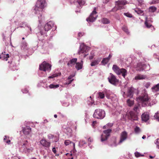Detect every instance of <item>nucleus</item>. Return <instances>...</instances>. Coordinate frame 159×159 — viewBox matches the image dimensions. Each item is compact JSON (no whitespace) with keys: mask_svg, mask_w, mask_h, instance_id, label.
<instances>
[{"mask_svg":"<svg viewBox=\"0 0 159 159\" xmlns=\"http://www.w3.org/2000/svg\"><path fill=\"white\" fill-rule=\"evenodd\" d=\"M138 70L139 71L143 70V69L142 67L140 69H138Z\"/></svg>","mask_w":159,"mask_h":159,"instance_id":"64","label":"nucleus"},{"mask_svg":"<svg viewBox=\"0 0 159 159\" xmlns=\"http://www.w3.org/2000/svg\"><path fill=\"white\" fill-rule=\"evenodd\" d=\"M120 69L116 65H114L113 66V70L117 75L119 73V71Z\"/></svg>","mask_w":159,"mask_h":159,"instance_id":"22","label":"nucleus"},{"mask_svg":"<svg viewBox=\"0 0 159 159\" xmlns=\"http://www.w3.org/2000/svg\"><path fill=\"white\" fill-rule=\"evenodd\" d=\"M108 138L106 135L103 134H102L101 137V141L102 142L105 141L107 140Z\"/></svg>","mask_w":159,"mask_h":159,"instance_id":"37","label":"nucleus"},{"mask_svg":"<svg viewBox=\"0 0 159 159\" xmlns=\"http://www.w3.org/2000/svg\"><path fill=\"white\" fill-rule=\"evenodd\" d=\"M156 10V7L154 6L151 7L149 8V11L152 12H155Z\"/></svg>","mask_w":159,"mask_h":159,"instance_id":"35","label":"nucleus"},{"mask_svg":"<svg viewBox=\"0 0 159 159\" xmlns=\"http://www.w3.org/2000/svg\"><path fill=\"white\" fill-rule=\"evenodd\" d=\"M52 151L53 152V153L55 154L56 156H59L58 154L57 155L56 154L57 151H56V148H53L52 149Z\"/></svg>","mask_w":159,"mask_h":159,"instance_id":"49","label":"nucleus"},{"mask_svg":"<svg viewBox=\"0 0 159 159\" xmlns=\"http://www.w3.org/2000/svg\"><path fill=\"white\" fill-rule=\"evenodd\" d=\"M59 87V84L54 85L53 84H50L49 86V87L50 89H55Z\"/></svg>","mask_w":159,"mask_h":159,"instance_id":"36","label":"nucleus"},{"mask_svg":"<svg viewBox=\"0 0 159 159\" xmlns=\"http://www.w3.org/2000/svg\"><path fill=\"white\" fill-rule=\"evenodd\" d=\"M139 107H140L139 105L138 104L134 106L133 108V110L137 113H138V112L139 111Z\"/></svg>","mask_w":159,"mask_h":159,"instance_id":"31","label":"nucleus"},{"mask_svg":"<svg viewBox=\"0 0 159 159\" xmlns=\"http://www.w3.org/2000/svg\"><path fill=\"white\" fill-rule=\"evenodd\" d=\"M135 154L136 157H139L141 156V154L138 152H135Z\"/></svg>","mask_w":159,"mask_h":159,"instance_id":"53","label":"nucleus"},{"mask_svg":"<svg viewBox=\"0 0 159 159\" xmlns=\"http://www.w3.org/2000/svg\"><path fill=\"white\" fill-rule=\"evenodd\" d=\"M112 56V55H111V54H109L108 57H107V58L109 60L110 59V58Z\"/></svg>","mask_w":159,"mask_h":159,"instance_id":"59","label":"nucleus"},{"mask_svg":"<svg viewBox=\"0 0 159 159\" xmlns=\"http://www.w3.org/2000/svg\"><path fill=\"white\" fill-rule=\"evenodd\" d=\"M135 11L138 14L141 16H143V11L140 9H136L135 10Z\"/></svg>","mask_w":159,"mask_h":159,"instance_id":"33","label":"nucleus"},{"mask_svg":"<svg viewBox=\"0 0 159 159\" xmlns=\"http://www.w3.org/2000/svg\"><path fill=\"white\" fill-rule=\"evenodd\" d=\"M141 118L143 121L146 122L149 119V115L147 113H144L142 115Z\"/></svg>","mask_w":159,"mask_h":159,"instance_id":"19","label":"nucleus"},{"mask_svg":"<svg viewBox=\"0 0 159 159\" xmlns=\"http://www.w3.org/2000/svg\"><path fill=\"white\" fill-rule=\"evenodd\" d=\"M40 143L43 146L48 148H49L50 145V143L45 139L41 140Z\"/></svg>","mask_w":159,"mask_h":159,"instance_id":"14","label":"nucleus"},{"mask_svg":"<svg viewBox=\"0 0 159 159\" xmlns=\"http://www.w3.org/2000/svg\"><path fill=\"white\" fill-rule=\"evenodd\" d=\"M109 61V60L107 57L104 58L101 61V63H102L103 64L105 65Z\"/></svg>","mask_w":159,"mask_h":159,"instance_id":"34","label":"nucleus"},{"mask_svg":"<svg viewBox=\"0 0 159 159\" xmlns=\"http://www.w3.org/2000/svg\"><path fill=\"white\" fill-rule=\"evenodd\" d=\"M31 128L29 126H26L23 128V133L25 135H29L31 132Z\"/></svg>","mask_w":159,"mask_h":159,"instance_id":"15","label":"nucleus"},{"mask_svg":"<svg viewBox=\"0 0 159 159\" xmlns=\"http://www.w3.org/2000/svg\"><path fill=\"white\" fill-rule=\"evenodd\" d=\"M138 99L139 101L141 102H147L149 100L148 95L146 93L143 94L142 95L139 97Z\"/></svg>","mask_w":159,"mask_h":159,"instance_id":"12","label":"nucleus"},{"mask_svg":"<svg viewBox=\"0 0 159 159\" xmlns=\"http://www.w3.org/2000/svg\"><path fill=\"white\" fill-rule=\"evenodd\" d=\"M11 141L10 140H8L6 141V143L8 144H9L10 143Z\"/></svg>","mask_w":159,"mask_h":159,"instance_id":"62","label":"nucleus"},{"mask_svg":"<svg viewBox=\"0 0 159 159\" xmlns=\"http://www.w3.org/2000/svg\"><path fill=\"white\" fill-rule=\"evenodd\" d=\"M138 1L139 4H141L143 2V0H138Z\"/></svg>","mask_w":159,"mask_h":159,"instance_id":"63","label":"nucleus"},{"mask_svg":"<svg viewBox=\"0 0 159 159\" xmlns=\"http://www.w3.org/2000/svg\"><path fill=\"white\" fill-rule=\"evenodd\" d=\"M150 85V84L149 83H147L145 85V87L146 88H148Z\"/></svg>","mask_w":159,"mask_h":159,"instance_id":"54","label":"nucleus"},{"mask_svg":"<svg viewBox=\"0 0 159 159\" xmlns=\"http://www.w3.org/2000/svg\"><path fill=\"white\" fill-rule=\"evenodd\" d=\"M46 2L45 0H38L35 5L34 10L35 13L40 14L45 7Z\"/></svg>","mask_w":159,"mask_h":159,"instance_id":"1","label":"nucleus"},{"mask_svg":"<svg viewBox=\"0 0 159 159\" xmlns=\"http://www.w3.org/2000/svg\"><path fill=\"white\" fill-rule=\"evenodd\" d=\"M105 116V111L100 109H96L93 115L94 118L101 119H103Z\"/></svg>","mask_w":159,"mask_h":159,"instance_id":"2","label":"nucleus"},{"mask_svg":"<svg viewBox=\"0 0 159 159\" xmlns=\"http://www.w3.org/2000/svg\"><path fill=\"white\" fill-rule=\"evenodd\" d=\"M111 129H108L103 131V133L105 134L104 135L108 138L110 136V133L111 132Z\"/></svg>","mask_w":159,"mask_h":159,"instance_id":"24","label":"nucleus"},{"mask_svg":"<svg viewBox=\"0 0 159 159\" xmlns=\"http://www.w3.org/2000/svg\"><path fill=\"white\" fill-rule=\"evenodd\" d=\"M127 3L125 0H118L115 2L116 6L118 9H121L123 8L124 6Z\"/></svg>","mask_w":159,"mask_h":159,"instance_id":"8","label":"nucleus"},{"mask_svg":"<svg viewBox=\"0 0 159 159\" xmlns=\"http://www.w3.org/2000/svg\"><path fill=\"white\" fill-rule=\"evenodd\" d=\"M113 125V124L112 123H109L107 124L106 125H104L103 127V129H107L111 128Z\"/></svg>","mask_w":159,"mask_h":159,"instance_id":"28","label":"nucleus"},{"mask_svg":"<svg viewBox=\"0 0 159 159\" xmlns=\"http://www.w3.org/2000/svg\"><path fill=\"white\" fill-rule=\"evenodd\" d=\"M74 77V76L72 75H70L68 78V80H71V79Z\"/></svg>","mask_w":159,"mask_h":159,"instance_id":"55","label":"nucleus"},{"mask_svg":"<svg viewBox=\"0 0 159 159\" xmlns=\"http://www.w3.org/2000/svg\"><path fill=\"white\" fill-rule=\"evenodd\" d=\"M105 97L104 93L103 92H99L98 93V98H99L103 99Z\"/></svg>","mask_w":159,"mask_h":159,"instance_id":"32","label":"nucleus"},{"mask_svg":"<svg viewBox=\"0 0 159 159\" xmlns=\"http://www.w3.org/2000/svg\"><path fill=\"white\" fill-rule=\"evenodd\" d=\"M101 58H98L92 61L90 63L91 66H93L98 65L101 61Z\"/></svg>","mask_w":159,"mask_h":159,"instance_id":"16","label":"nucleus"},{"mask_svg":"<svg viewBox=\"0 0 159 159\" xmlns=\"http://www.w3.org/2000/svg\"><path fill=\"white\" fill-rule=\"evenodd\" d=\"M75 1L77 2L80 5H83L85 3L84 2L83 0H75Z\"/></svg>","mask_w":159,"mask_h":159,"instance_id":"39","label":"nucleus"},{"mask_svg":"<svg viewBox=\"0 0 159 159\" xmlns=\"http://www.w3.org/2000/svg\"><path fill=\"white\" fill-rule=\"evenodd\" d=\"M73 80H74L73 79L71 80H68L67 81V82H66V83H65V84L66 85H69L72 82V81H73Z\"/></svg>","mask_w":159,"mask_h":159,"instance_id":"47","label":"nucleus"},{"mask_svg":"<svg viewBox=\"0 0 159 159\" xmlns=\"http://www.w3.org/2000/svg\"><path fill=\"white\" fill-rule=\"evenodd\" d=\"M94 56V53L93 51H92L90 53V56H89V59L90 60L92 59L93 58Z\"/></svg>","mask_w":159,"mask_h":159,"instance_id":"38","label":"nucleus"},{"mask_svg":"<svg viewBox=\"0 0 159 159\" xmlns=\"http://www.w3.org/2000/svg\"><path fill=\"white\" fill-rule=\"evenodd\" d=\"M71 142L69 140H66L65 141L64 143L67 146L71 143Z\"/></svg>","mask_w":159,"mask_h":159,"instance_id":"44","label":"nucleus"},{"mask_svg":"<svg viewBox=\"0 0 159 159\" xmlns=\"http://www.w3.org/2000/svg\"><path fill=\"white\" fill-rule=\"evenodd\" d=\"M22 92H23V93H26L28 92V91L26 89H25L24 90H22Z\"/></svg>","mask_w":159,"mask_h":159,"instance_id":"58","label":"nucleus"},{"mask_svg":"<svg viewBox=\"0 0 159 159\" xmlns=\"http://www.w3.org/2000/svg\"><path fill=\"white\" fill-rule=\"evenodd\" d=\"M54 23L52 21H50L48 22L44 26V29L45 31H48L53 26Z\"/></svg>","mask_w":159,"mask_h":159,"instance_id":"11","label":"nucleus"},{"mask_svg":"<svg viewBox=\"0 0 159 159\" xmlns=\"http://www.w3.org/2000/svg\"><path fill=\"white\" fill-rule=\"evenodd\" d=\"M22 146L24 148V150H27L28 152H32L33 150V148L32 147L29 148L31 146V144L28 142L27 140H25Z\"/></svg>","mask_w":159,"mask_h":159,"instance_id":"9","label":"nucleus"},{"mask_svg":"<svg viewBox=\"0 0 159 159\" xmlns=\"http://www.w3.org/2000/svg\"><path fill=\"white\" fill-rule=\"evenodd\" d=\"M134 131L136 133L138 134L140 132V129L139 127L136 126L134 128Z\"/></svg>","mask_w":159,"mask_h":159,"instance_id":"40","label":"nucleus"},{"mask_svg":"<svg viewBox=\"0 0 159 159\" xmlns=\"http://www.w3.org/2000/svg\"><path fill=\"white\" fill-rule=\"evenodd\" d=\"M156 143L157 145V147L159 149V139H157Z\"/></svg>","mask_w":159,"mask_h":159,"instance_id":"50","label":"nucleus"},{"mask_svg":"<svg viewBox=\"0 0 159 159\" xmlns=\"http://www.w3.org/2000/svg\"><path fill=\"white\" fill-rule=\"evenodd\" d=\"M66 155L68 156H72V154L71 153H67L66 154Z\"/></svg>","mask_w":159,"mask_h":159,"instance_id":"56","label":"nucleus"},{"mask_svg":"<svg viewBox=\"0 0 159 159\" xmlns=\"http://www.w3.org/2000/svg\"><path fill=\"white\" fill-rule=\"evenodd\" d=\"M24 23H23V22H22L21 23H20V24H19V26H20V27H23V26H22V25H23V24H24Z\"/></svg>","mask_w":159,"mask_h":159,"instance_id":"57","label":"nucleus"},{"mask_svg":"<svg viewBox=\"0 0 159 159\" xmlns=\"http://www.w3.org/2000/svg\"><path fill=\"white\" fill-rule=\"evenodd\" d=\"M153 91L157 92L159 90V84L156 85L152 88Z\"/></svg>","mask_w":159,"mask_h":159,"instance_id":"26","label":"nucleus"},{"mask_svg":"<svg viewBox=\"0 0 159 159\" xmlns=\"http://www.w3.org/2000/svg\"><path fill=\"white\" fill-rule=\"evenodd\" d=\"M101 21L104 24H108L110 23L109 20L107 18H103L102 19Z\"/></svg>","mask_w":159,"mask_h":159,"instance_id":"30","label":"nucleus"},{"mask_svg":"<svg viewBox=\"0 0 159 159\" xmlns=\"http://www.w3.org/2000/svg\"><path fill=\"white\" fill-rule=\"evenodd\" d=\"M109 1V0H104L103 1V3H107Z\"/></svg>","mask_w":159,"mask_h":159,"instance_id":"61","label":"nucleus"},{"mask_svg":"<svg viewBox=\"0 0 159 159\" xmlns=\"http://www.w3.org/2000/svg\"><path fill=\"white\" fill-rule=\"evenodd\" d=\"M146 77L145 75H141L140 74H138L135 76L134 79L135 80H141L144 79L146 78Z\"/></svg>","mask_w":159,"mask_h":159,"instance_id":"23","label":"nucleus"},{"mask_svg":"<svg viewBox=\"0 0 159 159\" xmlns=\"http://www.w3.org/2000/svg\"><path fill=\"white\" fill-rule=\"evenodd\" d=\"M77 58H75L70 60L67 63V65L69 67H72L73 65L76 64L77 61Z\"/></svg>","mask_w":159,"mask_h":159,"instance_id":"17","label":"nucleus"},{"mask_svg":"<svg viewBox=\"0 0 159 159\" xmlns=\"http://www.w3.org/2000/svg\"><path fill=\"white\" fill-rule=\"evenodd\" d=\"M128 119L131 121L138 120V115L134 112L131 111L127 114Z\"/></svg>","mask_w":159,"mask_h":159,"instance_id":"5","label":"nucleus"},{"mask_svg":"<svg viewBox=\"0 0 159 159\" xmlns=\"http://www.w3.org/2000/svg\"><path fill=\"white\" fill-rule=\"evenodd\" d=\"M89 49V48L85 45L84 44H82L80 45V50L78 52V54H81L84 53V57H85L88 55V54L86 53L88 52Z\"/></svg>","mask_w":159,"mask_h":159,"instance_id":"3","label":"nucleus"},{"mask_svg":"<svg viewBox=\"0 0 159 159\" xmlns=\"http://www.w3.org/2000/svg\"><path fill=\"white\" fill-rule=\"evenodd\" d=\"M58 76V75L57 74H53L51 76H49L48 77L49 78L51 79V78H53L55 77H57Z\"/></svg>","mask_w":159,"mask_h":159,"instance_id":"46","label":"nucleus"},{"mask_svg":"<svg viewBox=\"0 0 159 159\" xmlns=\"http://www.w3.org/2000/svg\"><path fill=\"white\" fill-rule=\"evenodd\" d=\"M9 57V54H5V52H2V54L0 55V59L2 58V60H5L7 61Z\"/></svg>","mask_w":159,"mask_h":159,"instance_id":"18","label":"nucleus"},{"mask_svg":"<svg viewBox=\"0 0 159 159\" xmlns=\"http://www.w3.org/2000/svg\"><path fill=\"white\" fill-rule=\"evenodd\" d=\"M96 14V8L95 7L93 11L89 17L87 18V20L90 22H93L97 17V16Z\"/></svg>","mask_w":159,"mask_h":159,"instance_id":"7","label":"nucleus"},{"mask_svg":"<svg viewBox=\"0 0 159 159\" xmlns=\"http://www.w3.org/2000/svg\"><path fill=\"white\" fill-rule=\"evenodd\" d=\"M120 74H122V76L125 78V76L127 74V70L124 68L121 69L120 70L119 73L118 74V75H119Z\"/></svg>","mask_w":159,"mask_h":159,"instance_id":"21","label":"nucleus"},{"mask_svg":"<svg viewBox=\"0 0 159 159\" xmlns=\"http://www.w3.org/2000/svg\"><path fill=\"white\" fill-rule=\"evenodd\" d=\"M134 101L128 99L127 101V102L129 106L131 107L134 104Z\"/></svg>","mask_w":159,"mask_h":159,"instance_id":"29","label":"nucleus"},{"mask_svg":"<svg viewBox=\"0 0 159 159\" xmlns=\"http://www.w3.org/2000/svg\"><path fill=\"white\" fill-rule=\"evenodd\" d=\"M154 117L157 121H159V113L157 112L155 113Z\"/></svg>","mask_w":159,"mask_h":159,"instance_id":"42","label":"nucleus"},{"mask_svg":"<svg viewBox=\"0 0 159 159\" xmlns=\"http://www.w3.org/2000/svg\"><path fill=\"white\" fill-rule=\"evenodd\" d=\"M110 75L108 78L109 82L111 84L116 85L119 82V80L112 74L110 73Z\"/></svg>","mask_w":159,"mask_h":159,"instance_id":"6","label":"nucleus"},{"mask_svg":"<svg viewBox=\"0 0 159 159\" xmlns=\"http://www.w3.org/2000/svg\"><path fill=\"white\" fill-rule=\"evenodd\" d=\"M84 34V33H81L80 32L78 34V36L79 37H81L82 36H83Z\"/></svg>","mask_w":159,"mask_h":159,"instance_id":"52","label":"nucleus"},{"mask_svg":"<svg viewBox=\"0 0 159 159\" xmlns=\"http://www.w3.org/2000/svg\"><path fill=\"white\" fill-rule=\"evenodd\" d=\"M93 141V139H91V138H89L88 139V141L90 142H91Z\"/></svg>","mask_w":159,"mask_h":159,"instance_id":"60","label":"nucleus"},{"mask_svg":"<svg viewBox=\"0 0 159 159\" xmlns=\"http://www.w3.org/2000/svg\"><path fill=\"white\" fill-rule=\"evenodd\" d=\"M51 66L45 61H43L39 66V70L43 71H49L51 70Z\"/></svg>","mask_w":159,"mask_h":159,"instance_id":"4","label":"nucleus"},{"mask_svg":"<svg viewBox=\"0 0 159 159\" xmlns=\"http://www.w3.org/2000/svg\"><path fill=\"white\" fill-rule=\"evenodd\" d=\"M124 15L126 16L129 18H131L133 17L132 15L129 12L124 13Z\"/></svg>","mask_w":159,"mask_h":159,"instance_id":"41","label":"nucleus"},{"mask_svg":"<svg viewBox=\"0 0 159 159\" xmlns=\"http://www.w3.org/2000/svg\"><path fill=\"white\" fill-rule=\"evenodd\" d=\"M83 61L82 60L80 62H76V63L75 68L77 70H79L82 68Z\"/></svg>","mask_w":159,"mask_h":159,"instance_id":"20","label":"nucleus"},{"mask_svg":"<svg viewBox=\"0 0 159 159\" xmlns=\"http://www.w3.org/2000/svg\"><path fill=\"white\" fill-rule=\"evenodd\" d=\"M21 47L24 50H27L28 49V44L25 41H23L22 43Z\"/></svg>","mask_w":159,"mask_h":159,"instance_id":"25","label":"nucleus"},{"mask_svg":"<svg viewBox=\"0 0 159 159\" xmlns=\"http://www.w3.org/2000/svg\"><path fill=\"white\" fill-rule=\"evenodd\" d=\"M134 91V89L133 87L128 88L126 93L127 97L132 98L133 97Z\"/></svg>","mask_w":159,"mask_h":159,"instance_id":"13","label":"nucleus"},{"mask_svg":"<svg viewBox=\"0 0 159 159\" xmlns=\"http://www.w3.org/2000/svg\"><path fill=\"white\" fill-rule=\"evenodd\" d=\"M80 144L81 145H84V144H86V143L84 140H82L80 142Z\"/></svg>","mask_w":159,"mask_h":159,"instance_id":"51","label":"nucleus"},{"mask_svg":"<svg viewBox=\"0 0 159 159\" xmlns=\"http://www.w3.org/2000/svg\"><path fill=\"white\" fill-rule=\"evenodd\" d=\"M113 143L111 144L112 146H116L117 145L116 140V139H114L113 140Z\"/></svg>","mask_w":159,"mask_h":159,"instance_id":"43","label":"nucleus"},{"mask_svg":"<svg viewBox=\"0 0 159 159\" xmlns=\"http://www.w3.org/2000/svg\"><path fill=\"white\" fill-rule=\"evenodd\" d=\"M127 133L126 131H124L122 132L120 135V140L119 143L120 144L123 142L127 139Z\"/></svg>","mask_w":159,"mask_h":159,"instance_id":"10","label":"nucleus"},{"mask_svg":"<svg viewBox=\"0 0 159 159\" xmlns=\"http://www.w3.org/2000/svg\"><path fill=\"white\" fill-rule=\"evenodd\" d=\"M145 25L148 28H150V27L152 26V25L148 22V17L146 18V20L144 23Z\"/></svg>","mask_w":159,"mask_h":159,"instance_id":"27","label":"nucleus"},{"mask_svg":"<svg viewBox=\"0 0 159 159\" xmlns=\"http://www.w3.org/2000/svg\"><path fill=\"white\" fill-rule=\"evenodd\" d=\"M122 29H123V31H124L126 33H129L128 29H127V28L125 26L124 27H123Z\"/></svg>","mask_w":159,"mask_h":159,"instance_id":"45","label":"nucleus"},{"mask_svg":"<svg viewBox=\"0 0 159 159\" xmlns=\"http://www.w3.org/2000/svg\"><path fill=\"white\" fill-rule=\"evenodd\" d=\"M159 2V0H153L152 1L151 3V4H155Z\"/></svg>","mask_w":159,"mask_h":159,"instance_id":"48","label":"nucleus"}]
</instances>
